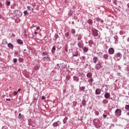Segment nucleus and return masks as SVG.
<instances>
[{
  "instance_id": "nucleus-1",
  "label": "nucleus",
  "mask_w": 129,
  "mask_h": 129,
  "mask_svg": "<svg viewBox=\"0 0 129 129\" xmlns=\"http://www.w3.org/2000/svg\"><path fill=\"white\" fill-rule=\"evenodd\" d=\"M121 57H122L121 53L120 52H117L114 54V58L115 61H119L121 59Z\"/></svg>"
},
{
  "instance_id": "nucleus-2",
  "label": "nucleus",
  "mask_w": 129,
  "mask_h": 129,
  "mask_svg": "<svg viewBox=\"0 0 129 129\" xmlns=\"http://www.w3.org/2000/svg\"><path fill=\"white\" fill-rule=\"evenodd\" d=\"M13 17H22L23 16V14H22V12L20 11H19V10H15L13 13Z\"/></svg>"
},
{
  "instance_id": "nucleus-3",
  "label": "nucleus",
  "mask_w": 129,
  "mask_h": 129,
  "mask_svg": "<svg viewBox=\"0 0 129 129\" xmlns=\"http://www.w3.org/2000/svg\"><path fill=\"white\" fill-rule=\"evenodd\" d=\"M115 115L116 116H120L121 115V110L120 109H117L115 111Z\"/></svg>"
},
{
  "instance_id": "nucleus-4",
  "label": "nucleus",
  "mask_w": 129,
  "mask_h": 129,
  "mask_svg": "<svg viewBox=\"0 0 129 129\" xmlns=\"http://www.w3.org/2000/svg\"><path fill=\"white\" fill-rule=\"evenodd\" d=\"M103 66L101 64V62H98L97 64L95 65V68L96 70H99L100 69H101Z\"/></svg>"
},
{
  "instance_id": "nucleus-5",
  "label": "nucleus",
  "mask_w": 129,
  "mask_h": 129,
  "mask_svg": "<svg viewBox=\"0 0 129 129\" xmlns=\"http://www.w3.org/2000/svg\"><path fill=\"white\" fill-rule=\"evenodd\" d=\"M98 31L96 29H92V34L94 37H97L98 36Z\"/></svg>"
},
{
  "instance_id": "nucleus-6",
  "label": "nucleus",
  "mask_w": 129,
  "mask_h": 129,
  "mask_svg": "<svg viewBox=\"0 0 129 129\" xmlns=\"http://www.w3.org/2000/svg\"><path fill=\"white\" fill-rule=\"evenodd\" d=\"M108 53L109 55H113L114 54V49L113 47H111L108 49Z\"/></svg>"
},
{
  "instance_id": "nucleus-7",
  "label": "nucleus",
  "mask_w": 129,
  "mask_h": 129,
  "mask_svg": "<svg viewBox=\"0 0 129 129\" xmlns=\"http://www.w3.org/2000/svg\"><path fill=\"white\" fill-rule=\"evenodd\" d=\"M101 90L103 92H105L106 91H107V90H108V87H107V86L106 85H103L102 87Z\"/></svg>"
},
{
  "instance_id": "nucleus-8",
  "label": "nucleus",
  "mask_w": 129,
  "mask_h": 129,
  "mask_svg": "<svg viewBox=\"0 0 129 129\" xmlns=\"http://www.w3.org/2000/svg\"><path fill=\"white\" fill-rule=\"evenodd\" d=\"M60 124H61V122H60L59 121H57V122L53 123V126H54V127H56V126H59Z\"/></svg>"
},
{
  "instance_id": "nucleus-9",
  "label": "nucleus",
  "mask_w": 129,
  "mask_h": 129,
  "mask_svg": "<svg viewBox=\"0 0 129 129\" xmlns=\"http://www.w3.org/2000/svg\"><path fill=\"white\" fill-rule=\"evenodd\" d=\"M98 61V57L97 56H94L93 58V63H94V64H96V63L97 62V61Z\"/></svg>"
},
{
  "instance_id": "nucleus-10",
  "label": "nucleus",
  "mask_w": 129,
  "mask_h": 129,
  "mask_svg": "<svg viewBox=\"0 0 129 129\" xmlns=\"http://www.w3.org/2000/svg\"><path fill=\"white\" fill-rule=\"evenodd\" d=\"M73 80H74V81H75V82H78L79 81V77L76 76H74L73 77Z\"/></svg>"
},
{
  "instance_id": "nucleus-11",
  "label": "nucleus",
  "mask_w": 129,
  "mask_h": 129,
  "mask_svg": "<svg viewBox=\"0 0 129 129\" xmlns=\"http://www.w3.org/2000/svg\"><path fill=\"white\" fill-rule=\"evenodd\" d=\"M8 47L9 48V49H11V50H13L14 49V45L12 44L11 43H9L8 44Z\"/></svg>"
},
{
  "instance_id": "nucleus-12",
  "label": "nucleus",
  "mask_w": 129,
  "mask_h": 129,
  "mask_svg": "<svg viewBox=\"0 0 129 129\" xmlns=\"http://www.w3.org/2000/svg\"><path fill=\"white\" fill-rule=\"evenodd\" d=\"M104 97L106 98V99H108V98L110 97V94H109V93H106L104 94Z\"/></svg>"
},
{
  "instance_id": "nucleus-13",
  "label": "nucleus",
  "mask_w": 129,
  "mask_h": 129,
  "mask_svg": "<svg viewBox=\"0 0 129 129\" xmlns=\"http://www.w3.org/2000/svg\"><path fill=\"white\" fill-rule=\"evenodd\" d=\"M44 59H45L46 61H48V62H50L51 61V58H50V56L49 55H47V56H44L43 57V60H45Z\"/></svg>"
},
{
  "instance_id": "nucleus-14",
  "label": "nucleus",
  "mask_w": 129,
  "mask_h": 129,
  "mask_svg": "<svg viewBox=\"0 0 129 129\" xmlns=\"http://www.w3.org/2000/svg\"><path fill=\"white\" fill-rule=\"evenodd\" d=\"M57 39H59V35L57 34H54L53 38V41H56Z\"/></svg>"
},
{
  "instance_id": "nucleus-15",
  "label": "nucleus",
  "mask_w": 129,
  "mask_h": 129,
  "mask_svg": "<svg viewBox=\"0 0 129 129\" xmlns=\"http://www.w3.org/2000/svg\"><path fill=\"white\" fill-rule=\"evenodd\" d=\"M17 43H18V44H19V45H23V44H24V42H23V40H21L20 39H18L17 40Z\"/></svg>"
},
{
  "instance_id": "nucleus-16",
  "label": "nucleus",
  "mask_w": 129,
  "mask_h": 129,
  "mask_svg": "<svg viewBox=\"0 0 129 129\" xmlns=\"http://www.w3.org/2000/svg\"><path fill=\"white\" fill-rule=\"evenodd\" d=\"M101 93V90L100 89H96L95 90L96 94H100Z\"/></svg>"
},
{
  "instance_id": "nucleus-17",
  "label": "nucleus",
  "mask_w": 129,
  "mask_h": 129,
  "mask_svg": "<svg viewBox=\"0 0 129 129\" xmlns=\"http://www.w3.org/2000/svg\"><path fill=\"white\" fill-rule=\"evenodd\" d=\"M78 46L79 48H82V47H83V43L79 42L78 43Z\"/></svg>"
},
{
  "instance_id": "nucleus-18",
  "label": "nucleus",
  "mask_w": 129,
  "mask_h": 129,
  "mask_svg": "<svg viewBox=\"0 0 129 129\" xmlns=\"http://www.w3.org/2000/svg\"><path fill=\"white\" fill-rule=\"evenodd\" d=\"M78 75L79 76H81V77H85V74L84 73H78Z\"/></svg>"
},
{
  "instance_id": "nucleus-19",
  "label": "nucleus",
  "mask_w": 129,
  "mask_h": 129,
  "mask_svg": "<svg viewBox=\"0 0 129 129\" xmlns=\"http://www.w3.org/2000/svg\"><path fill=\"white\" fill-rule=\"evenodd\" d=\"M42 56H49V52L44 51L42 53Z\"/></svg>"
},
{
  "instance_id": "nucleus-20",
  "label": "nucleus",
  "mask_w": 129,
  "mask_h": 129,
  "mask_svg": "<svg viewBox=\"0 0 129 129\" xmlns=\"http://www.w3.org/2000/svg\"><path fill=\"white\" fill-rule=\"evenodd\" d=\"M83 51L84 52V53H87V52H88V47H84L83 48Z\"/></svg>"
},
{
  "instance_id": "nucleus-21",
  "label": "nucleus",
  "mask_w": 129,
  "mask_h": 129,
  "mask_svg": "<svg viewBox=\"0 0 129 129\" xmlns=\"http://www.w3.org/2000/svg\"><path fill=\"white\" fill-rule=\"evenodd\" d=\"M108 57L109 55L107 54H105L103 56V58H104V59H105L106 60H107V59H108Z\"/></svg>"
},
{
  "instance_id": "nucleus-22",
  "label": "nucleus",
  "mask_w": 129,
  "mask_h": 129,
  "mask_svg": "<svg viewBox=\"0 0 129 129\" xmlns=\"http://www.w3.org/2000/svg\"><path fill=\"white\" fill-rule=\"evenodd\" d=\"M87 23L89 25H92V24H93V21L92 20V19H88L87 21Z\"/></svg>"
},
{
  "instance_id": "nucleus-23",
  "label": "nucleus",
  "mask_w": 129,
  "mask_h": 129,
  "mask_svg": "<svg viewBox=\"0 0 129 129\" xmlns=\"http://www.w3.org/2000/svg\"><path fill=\"white\" fill-rule=\"evenodd\" d=\"M87 77H88V78H91V77H92V74L91 73H88L87 74Z\"/></svg>"
},
{
  "instance_id": "nucleus-24",
  "label": "nucleus",
  "mask_w": 129,
  "mask_h": 129,
  "mask_svg": "<svg viewBox=\"0 0 129 129\" xmlns=\"http://www.w3.org/2000/svg\"><path fill=\"white\" fill-rule=\"evenodd\" d=\"M79 89L81 91H84V90L85 89V86H83V87L79 86Z\"/></svg>"
},
{
  "instance_id": "nucleus-25",
  "label": "nucleus",
  "mask_w": 129,
  "mask_h": 129,
  "mask_svg": "<svg viewBox=\"0 0 129 129\" xmlns=\"http://www.w3.org/2000/svg\"><path fill=\"white\" fill-rule=\"evenodd\" d=\"M55 51H56V46H53L52 47L51 52L53 54H54V53H55Z\"/></svg>"
},
{
  "instance_id": "nucleus-26",
  "label": "nucleus",
  "mask_w": 129,
  "mask_h": 129,
  "mask_svg": "<svg viewBox=\"0 0 129 129\" xmlns=\"http://www.w3.org/2000/svg\"><path fill=\"white\" fill-rule=\"evenodd\" d=\"M6 5L7 7H9V6H10L11 5V1H7L6 2Z\"/></svg>"
},
{
  "instance_id": "nucleus-27",
  "label": "nucleus",
  "mask_w": 129,
  "mask_h": 129,
  "mask_svg": "<svg viewBox=\"0 0 129 129\" xmlns=\"http://www.w3.org/2000/svg\"><path fill=\"white\" fill-rule=\"evenodd\" d=\"M88 43L90 47H92V44H93V41L92 40H89Z\"/></svg>"
},
{
  "instance_id": "nucleus-28",
  "label": "nucleus",
  "mask_w": 129,
  "mask_h": 129,
  "mask_svg": "<svg viewBox=\"0 0 129 129\" xmlns=\"http://www.w3.org/2000/svg\"><path fill=\"white\" fill-rule=\"evenodd\" d=\"M73 56L74 57H77L78 56V52L76 51L73 53Z\"/></svg>"
},
{
  "instance_id": "nucleus-29",
  "label": "nucleus",
  "mask_w": 129,
  "mask_h": 129,
  "mask_svg": "<svg viewBox=\"0 0 129 129\" xmlns=\"http://www.w3.org/2000/svg\"><path fill=\"white\" fill-rule=\"evenodd\" d=\"M125 109H126V110L129 111V105H125Z\"/></svg>"
},
{
  "instance_id": "nucleus-30",
  "label": "nucleus",
  "mask_w": 129,
  "mask_h": 129,
  "mask_svg": "<svg viewBox=\"0 0 129 129\" xmlns=\"http://www.w3.org/2000/svg\"><path fill=\"white\" fill-rule=\"evenodd\" d=\"M93 81H94V80H93V78H91V79H89L88 80V82H90V83H92L93 82Z\"/></svg>"
},
{
  "instance_id": "nucleus-31",
  "label": "nucleus",
  "mask_w": 129,
  "mask_h": 129,
  "mask_svg": "<svg viewBox=\"0 0 129 129\" xmlns=\"http://www.w3.org/2000/svg\"><path fill=\"white\" fill-rule=\"evenodd\" d=\"M29 14V13H28V11H24V16H27V15Z\"/></svg>"
},
{
  "instance_id": "nucleus-32",
  "label": "nucleus",
  "mask_w": 129,
  "mask_h": 129,
  "mask_svg": "<svg viewBox=\"0 0 129 129\" xmlns=\"http://www.w3.org/2000/svg\"><path fill=\"white\" fill-rule=\"evenodd\" d=\"M3 44H8V42L7 41V39H4L3 40Z\"/></svg>"
},
{
  "instance_id": "nucleus-33",
  "label": "nucleus",
  "mask_w": 129,
  "mask_h": 129,
  "mask_svg": "<svg viewBox=\"0 0 129 129\" xmlns=\"http://www.w3.org/2000/svg\"><path fill=\"white\" fill-rule=\"evenodd\" d=\"M73 14V12H72V11L70 10L69 12V16H72Z\"/></svg>"
},
{
  "instance_id": "nucleus-34",
  "label": "nucleus",
  "mask_w": 129,
  "mask_h": 129,
  "mask_svg": "<svg viewBox=\"0 0 129 129\" xmlns=\"http://www.w3.org/2000/svg\"><path fill=\"white\" fill-rule=\"evenodd\" d=\"M71 32H72V34H75V33H76L75 29H72Z\"/></svg>"
},
{
  "instance_id": "nucleus-35",
  "label": "nucleus",
  "mask_w": 129,
  "mask_h": 129,
  "mask_svg": "<svg viewBox=\"0 0 129 129\" xmlns=\"http://www.w3.org/2000/svg\"><path fill=\"white\" fill-rule=\"evenodd\" d=\"M19 62H23L24 61V59L22 57H19Z\"/></svg>"
},
{
  "instance_id": "nucleus-36",
  "label": "nucleus",
  "mask_w": 129,
  "mask_h": 129,
  "mask_svg": "<svg viewBox=\"0 0 129 129\" xmlns=\"http://www.w3.org/2000/svg\"><path fill=\"white\" fill-rule=\"evenodd\" d=\"M95 114L96 115H99V112L98 111H95Z\"/></svg>"
},
{
  "instance_id": "nucleus-37",
  "label": "nucleus",
  "mask_w": 129,
  "mask_h": 129,
  "mask_svg": "<svg viewBox=\"0 0 129 129\" xmlns=\"http://www.w3.org/2000/svg\"><path fill=\"white\" fill-rule=\"evenodd\" d=\"M63 123H66V121H67V117H65V118L63 119Z\"/></svg>"
},
{
  "instance_id": "nucleus-38",
  "label": "nucleus",
  "mask_w": 129,
  "mask_h": 129,
  "mask_svg": "<svg viewBox=\"0 0 129 129\" xmlns=\"http://www.w3.org/2000/svg\"><path fill=\"white\" fill-rule=\"evenodd\" d=\"M34 69H35V70H39V66H36L34 68Z\"/></svg>"
},
{
  "instance_id": "nucleus-39",
  "label": "nucleus",
  "mask_w": 129,
  "mask_h": 129,
  "mask_svg": "<svg viewBox=\"0 0 129 129\" xmlns=\"http://www.w3.org/2000/svg\"><path fill=\"white\" fill-rule=\"evenodd\" d=\"M13 60H14V63H17V62H18V58H14Z\"/></svg>"
},
{
  "instance_id": "nucleus-40",
  "label": "nucleus",
  "mask_w": 129,
  "mask_h": 129,
  "mask_svg": "<svg viewBox=\"0 0 129 129\" xmlns=\"http://www.w3.org/2000/svg\"><path fill=\"white\" fill-rule=\"evenodd\" d=\"M82 39V36L79 35L78 37V40H80Z\"/></svg>"
},
{
  "instance_id": "nucleus-41",
  "label": "nucleus",
  "mask_w": 129,
  "mask_h": 129,
  "mask_svg": "<svg viewBox=\"0 0 129 129\" xmlns=\"http://www.w3.org/2000/svg\"><path fill=\"white\" fill-rule=\"evenodd\" d=\"M18 118H19V119H21V118H22V114L21 113L19 114Z\"/></svg>"
},
{
  "instance_id": "nucleus-42",
  "label": "nucleus",
  "mask_w": 129,
  "mask_h": 129,
  "mask_svg": "<svg viewBox=\"0 0 129 129\" xmlns=\"http://www.w3.org/2000/svg\"><path fill=\"white\" fill-rule=\"evenodd\" d=\"M17 94H18V92L15 91L14 92L13 95H14V96H16V95H17Z\"/></svg>"
},
{
  "instance_id": "nucleus-43",
  "label": "nucleus",
  "mask_w": 129,
  "mask_h": 129,
  "mask_svg": "<svg viewBox=\"0 0 129 129\" xmlns=\"http://www.w3.org/2000/svg\"><path fill=\"white\" fill-rule=\"evenodd\" d=\"M113 4L116 6L117 5V4L116 3V0H113Z\"/></svg>"
},
{
  "instance_id": "nucleus-44",
  "label": "nucleus",
  "mask_w": 129,
  "mask_h": 129,
  "mask_svg": "<svg viewBox=\"0 0 129 129\" xmlns=\"http://www.w3.org/2000/svg\"><path fill=\"white\" fill-rule=\"evenodd\" d=\"M31 8H32L31 6H27V8L28 9V10H29V11H31Z\"/></svg>"
},
{
  "instance_id": "nucleus-45",
  "label": "nucleus",
  "mask_w": 129,
  "mask_h": 129,
  "mask_svg": "<svg viewBox=\"0 0 129 129\" xmlns=\"http://www.w3.org/2000/svg\"><path fill=\"white\" fill-rule=\"evenodd\" d=\"M3 6H4V4L2 2H0V8H2V7H3Z\"/></svg>"
},
{
  "instance_id": "nucleus-46",
  "label": "nucleus",
  "mask_w": 129,
  "mask_h": 129,
  "mask_svg": "<svg viewBox=\"0 0 129 129\" xmlns=\"http://www.w3.org/2000/svg\"><path fill=\"white\" fill-rule=\"evenodd\" d=\"M65 36H66L67 37H68L69 36V32H68V33L65 34Z\"/></svg>"
},
{
  "instance_id": "nucleus-47",
  "label": "nucleus",
  "mask_w": 129,
  "mask_h": 129,
  "mask_svg": "<svg viewBox=\"0 0 129 129\" xmlns=\"http://www.w3.org/2000/svg\"><path fill=\"white\" fill-rule=\"evenodd\" d=\"M103 116L104 118H106V117H107V115H105V114H103Z\"/></svg>"
},
{
  "instance_id": "nucleus-48",
  "label": "nucleus",
  "mask_w": 129,
  "mask_h": 129,
  "mask_svg": "<svg viewBox=\"0 0 129 129\" xmlns=\"http://www.w3.org/2000/svg\"><path fill=\"white\" fill-rule=\"evenodd\" d=\"M42 100H44V99H46V97H45V96H42Z\"/></svg>"
},
{
  "instance_id": "nucleus-49",
  "label": "nucleus",
  "mask_w": 129,
  "mask_h": 129,
  "mask_svg": "<svg viewBox=\"0 0 129 129\" xmlns=\"http://www.w3.org/2000/svg\"><path fill=\"white\" fill-rule=\"evenodd\" d=\"M35 95L37 96V97L34 98V99H35V100H37V99H38V95L35 94Z\"/></svg>"
},
{
  "instance_id": "nucleus-50",
  "label": "nucleus",
  "mask_w": 129,
  "mask_h": 129,
  "mask_svg": "<svg viewBox=\"0 0 129 129\" xmlns=\"http://www.w3.org/2000/svg\"><path fill=\"white\" fill-rule=\"evenodd\" d=\"M18 53H19L18 51H15L14 53L15 55H16V56H17V55H18Z\"/></svg>"
},
{
  "instance_id": "nucleus-51",
  "label": "nucleus",
  "mask_w": 129,
  "mask_h": 129,
  "mask_svg": "<svg viewBox=\"0 0 129 129\" xmlns=\"http://www.w3.org/2000/svg\"><path fill=\"white\" fill-rule=\"evenodd\" d=\"M94 125H95V127L96 128H98V125H96V124H94Z\"/></svg>"
},
{
  "instance_id": "nucleus-52",
  "label": "nucleus",
  "mask_w": 129,
  "mask_h": 129,
  "mask_svg": "<svg viewBox=\"0 0 129 129\" xmlns=\"http://www.w3.org/2000/svg\"><path fill=\"white\" fill-rule=\"evenodd\" d=\"M96 20H97V21H101V19H100L99 18H97Z\"/></svg>"
},
{
  "instance_id": "nucleus-53",
  "label": "nucleus",
  "mask_w": 129,
  "mask_h": 129,
  "mask_svg": "<svg viewBox=\"0 0 129 129\" xmlns=\"http://www.w3.org/2000/svg\"><path fill=\"white\" fill-rule=\"evenodd\" d=\"M11 100L10 98H8V99L7 98V99H6V101H11Z\"/></svg>"
},
{
  "instance_id": "nucleus-54",
  "label": "nucleus",
  "mask_w": 129,
  "mask_h": 129,
  "mask_svg": "<svg viewBox=\"0 0 129 129\" xmlns=\"http://www.w3.org/2000/svg\"><path fill=\"white\" fill-rule=\"evenodd\" d=\"M35 27H36V26H35L34 24H33L32 26L30 28L32 29V28H35Z\"/></svg>"
},
{
  "instance_id": "nucleus-55",
  "label": "nucleus",
  "mask_w": 129,
  "mask_h": 129,
  "mask_svg": "<svg viewBox=\"0 0 129 129\" xmlns=\"http://www.w3.org/2000/svg\"><path fill=\"white\" fill-rule=\"evenodd\" d=\"M99 56H102V53L99 52Z\"/></svg>"
},
{
  "instance_id": "nucleus-56",
  "label": "nucleus",
  "mask_w": 129,
  "mask_h": 129,
  "mask_svg": "<svg viewBox=\"0 0 129 129\" xmlns=\"http://www.w3.org/2000/svg\"><path fill=\"white\" fill-rule=\"evenodd\" d=\"M36 29L40 30V27H39V26L36 27Z\"/></svg>"
},
{
  "instance_id": "nucleus-57",
  "label": "nucleus",
  "mask_w": 129,
  "mask_h": 129,
  "mask_svg": "<svg viewBox=\"0 0 129 129\" xmlns=\"http://www.w3.org/2000/svg\"><path fill=\"white\" fill-rule=\"evenodd\" d=\"M6 128H7V126H4L2 127V129H6Z\"/></svg>"
},
{
  "instance_id": "nucleus-58",
  "label": "nucleus",
  "mask_w": 129,
  "mask_h": 129,
  "mask_svg": "<svg viewBox=\"0 0 129 129\" xmlns=\"http://www.w3.org/2000/svg\"><path fill=\"white\" fill-rule=\"evenodd\" d=\"M64 50H65L66 52H68V48H66L64 49Z\"/></svg>"
},
{
  "instance_id": "nucleus-59",
  "label": "nucleus",
  "mask_w": 129,
  "mask_h": 129,
  "mask_svg": "<svg viewBox=\"0 0 129 129\" xmlns=\"http://www.w3.org/2000/svg\"><path fill=\"white\" fill-rule=\"evenodd\" d=\"M17 91H18V92H20V91H21V89H18Z\"/></svg>"
},
{
  "instance_id": "nucleus-60",
  "label": "nucleus",
  "mask_w": 129,
  "mask_h": 129,
  "mask_svg": "<svg viewBox=\"0 0 129 129\" xmlns=\"http://www.w3.org/2000/svg\"><path fill=\"white\" fill-rule=\"evenodd\" d=\"M37 34H38V32H34V35H37Z\"/></svg>"
},
{
  "instance_id": "nucleus-61",
  "label": "nucleus",
  "mask_w": 129,
  "mask_h": 129,
  "mask_svg": "<svg viewBox=\"0 0 129 129\" xmlns=\"http://www.w3.org/2000/svg\"><path fill=\"white\" fill-rule=\"evenodd\" d=\"M82 59H83V60H84L85 59V57L84 56H82Z\"/></svg>"
},
{
  "instance_id": "nucleus-62",
  "label": "nucleus",
  "mask_w": 129,
  "mask_h": 129,
  "mask_svg": "<svg viewBox=\"0 0 129 129\" xmlns=\"http://www.w3.org/2000/svg\"><path fill=\"white\" fill-rule=\"evenodd\" d=\"M127 42H129V37L127 39Z\"/></svg>"
},
{
  "instance_id": "nucleus-63",
  "label": "nucleus",
  "mask_w": 129,
  "mask_h": 129,
  "mask_svg": "<svg viewBox=\"0 0 129 129\" xmlns=\"http://www.w3.org/2000/svg\"><path fill=\"white\" fill-rule=\"evenodd\" d=\"M127 7L128 8H129V3H128V4H127Z\"/></svg>"
},
{
  "instance_id": "nucleus-64",
  "label": "nucleus",
  "mask_w": 129,
  "mask_h": 129,
  "mask_svg": "<svg viewBox=\"0 0 129 129\" xmlns=\"http://www.w3.org/2000/svg\"><path fill=\"white\" fill-rule=\"evenodd\" d=\"M127 115H129V112L127 113Z\"/></svg>"
}]
</instances>
